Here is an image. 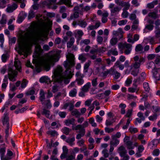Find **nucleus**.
I'll use <instances>...</instances> for the list:
<instances>
[{"label": "nucleus", "instance_id": "nucleus-4", "mask_svg": "<svg viewBox=\"0 0 160 160\" xmlns=\"http://www.w3.org/2000/svg\"><path fill=\"white\" fill-rule=\"evenodd\" d=\"M134 62L130 66L131 69H139L141 63L145 62V59L142 57L136 56L133 58Z\"/></svg>", "mask_w": 160, "mask_h": 160}, {"label": "nucleus", "instance_id": "nucleus-14", "mask_svg": "<svg viewBox=\"0 0 160 160\" xmlns=\"http://www.w3.org/2000/svg\"><path fill=\"white\" fill-rule=\"evenodd\" d=\"M14 66L19 72H21V63L20 61L18 59L16 58L15 59V61L14 62Z\"/></svg>", "mask_w": 160, "mask_h": 160}, {"label": "nucleus", "instance_id": "nucleus-9", "mask_svg": "<svg viewBox=\"0 0 160 160\" xmlns=\"http://www.w3.org/2000/svg\"><path fill=\"white\" fill-rule=\"evenodd\" d=\"M115 3L118 6L122 7H126L130 5L128 2H124L121 0H115Z\"/></svg>", "mask_w": 160, "mask_h": 160}, {"label": "nucleus", "instance_id": "nucleus-18", "mask_svg": "<svg viewBox=\"0 0 160 160\" xmlns=\"http://www.w3.org/2000/svg\"><path fill=\"white\" fill-rule=\"evenodd\" d=\"M118 68L121 70H122L124 68V66L119 61H117L115 63L114 66L113 67L111 68H114L116 69V68Z\"/></svg>", "mask_w": 160, "mask_h": 160}, {"label": "nucleus", "instance_id": "nucleus-64", "mask_svg": "<svg viewBox=\"0 0 160 160\" xmlns=\"http://www.w3.org/2000/svg\"><path fill=\"white\" fill-rule=\"evenodd\" d=\"M8 57V54H3L2 57V61L4 62H5Z\"/></svg>", "mask_w": 160, "mask_h": 160}, {"label": "nucleus", "instance_id": "nucleus-60", "mask_svg": "<svg viewBox=\"0 0 160 160\" xmlns=\"http://www.w3.org/2000/svg\"><path fill=\"white\" fill-rule=\"evenodd\" d=\"M78 59L79 60L82 61V62H84L85 61L86 59V58L83 54H82L79 56L78 57Z\"/></svg>", "mask_w": 160, "mask_h": 160}, {"label": "nucleus", "instance_id": "nucleus-41", "mask_svg": "<svg viewBox=\"0 0 160 160\" xmlns=\"http://www.w3.org/2000/svg\"><path fill=\"white\" fill-rule=\"evenodd\" d=\"M118 42V38H112L110 40V43L112 46L115 45Z\"/></svg>", "mask_w": 160, "mask_h": 160}, {"label": "nucleus", "instance_id": "nucleus-32", "mask_svg": "<svg viewBox=\"0 0 160 160\" xmlns=\"http://www.w3.org/2000/svg\"><path fill=\"white\" fill-rule=\"evenodd\" d=\"M79 133L76 136V138L79 139L83 137L85 134V130H82L81 131L79 132Z\"/></svg>", "mask_w": 160, "mask_h": 160}, {"label": "nucleus", "instance_id": "nucleus-61", "mask_svg": "<svg viewBox=\"0 0 160 160\" xmlns=\"http://www.w3.org/2000/svg\"><path fill=\"white\" fill-rule=\"evenodd\" d=\"M58 115L61 118H64L67 115V113L65 112H60Z\"/></svg>", "mask_w": 160, "mask_h": 160}, {"label": "nucleus", "instance_id": "nucleus-46", "mask_svg": "<svg viewBox=\"0 0 160 160\" xmlns=\"http://www.w3.org/2000/svg\"><path fill=\"white\" fill-rule=\"evenodd\" d=\"M77 93L76 89L74 88L70 92L69 95L71 97H74L76 96Z\"/></svg>", "mask_w": 160, "mask_h": 160}, {"label": "nucleus", "instance_id": "nucleus-40", "mask_svg": "<svg viewBox=\"0 0 160 160\" xmlns=\"http://www.w3.org/2000/svg\"><path fill=\"white\" fill-rule=\"evenodd\" d=\"M90 40L89 39H85L81 40L80 44L81 45L83 44L88 45L90 43Z\"/></svg>", "mask_w": 160, "mask_h": 160}, {"label": "nucleus", "instance_id": "nucleus-56", "mask_svg": "<svg viewBox=\"0 0 160 160\" xmlns=\"http://www.w3.org/2000/svg\"><path fill=\"white\" fill-rule=\"evenodd\" d=\"M35 16V13L32 10H31L29 13L28 15V18L30 19L34 18Z\"/></svg>", "mask_w": 160, "mask_h": 160}, {"label": "nucleus", "instance_id": "nucleus-35", "mask_svg": "<svg viewBox=\"0 0 160 160\" xmlns=\"http://www.w3.org/2000/svg\"><path fill=\"white\" fill-rule=\"evenodd\" d=\"M8 78L7 76H5L4 79L3 80V83L2 85V88L3 89H5L7 87V85L8 84Z\"/></svg>", "mask_w": 160, "mask_h": 160}, {"label": "nucleus", "instance_id": "nucleus-1", "mask_svg": "<svg viewBox=\"0 0 160 160\" xmlns=\"http://www.w3.org/2000/svg\"><path fill=\"white\" fill-rule=\"evenodd\" d=\"M42 32L38 28V24L32 22L29 29L19 36L17 50L18 53L21 55H24V57H27L29 52V43L35 45L36 48L38 51H40L41 47L37 42L38 40H42Z\"/></svg>", "mask_w": 160, "mask_h": 160}, {"label": "nucleus", "instance_id": "nucleus-58", "mask_svg": "<svg viewBox=\"0 0 160 160\" xmlns=\"http://www.w3.org/2000/svg\"><path fill=\"white\" fill-rule=\"evenodd\" d=\"M76 76L77 77V78H83L84 77V75L83 74H82L79 71L77 72L76 73Z\"/></svg>", "mask_w": 160, "mask_h": 160}, {"label": "nucleus", "instance_id": "nucleus-31", "mask_svg": "<svg viewBox=\"0 0 160 160\" xmlns=\"http://www.w3.org/2000/svg\"><path fill=\"white\" fill-rule=\"evenodd\" d=\"M47 133L52 137H55L58 135V132L55 130H49L47 132Z\"/></svg>", "mask_w": 160, "mask_h": 160}, {"label": "nucleus", "instance_id": "nucleus-38", "mask_svg": "<svg viewBox=\"0 0 160 160\" xmlns=\"http://www.w3.org/2000/svg\"><path fill=\"white\" fill-rule=\"evenodd\" d=\"M127 148L128 149H132L134 148V146L132 141L126 144Z\"/></svg>", "mask_w": 160, "mask_h": 160}, {"label": "nucleus", "instance_id": "nucleus-34", "mask_svg": "<svg viewBox=\"0 0 160 160\" xmlns=\"http://www.w3.org/2000/svg\"><path fill=\"white\" fill-rule=\"evenodd\" d=\"M143 47L140 44L138 45L136 47L135 51L136 52H139L140 53L142 52Z\"/></svg>", "mask_w": 160, "mask_h": 160}, {"label": "nucleus", "instance_id": "nucleus-52", "mask_svg": "<svg viewBox=\"0 0 160 160\" xmlns=\"http://www.w3.org/2000/svg\"><path fill=\"white\" fill-rule=\"evenodd\" d=\"M109 73H110L111 74V72L110 71V69L102 72L100 73V76L103 77H105Z\"/></svg>", "mask_w": 160, "mask_h": 160}, {"label": "nucleus", "instance_id": "nucleus-55", "mask_svg": "<svg viewBox=\"0 0 160 160\" xmlns=\"http://www.w3.org/2000/svg\"><path fill=\"white\" fill-rule=\"evenodd\" d=\"M98 78H96L92 80V85L93 87H96L98 85Z\"/></svg>", "mask_w": 160, "mask_h": 160}, {"label": "nucleus", "instance_id": "nucleus-45", "mask_svg": "<svg viewBox=\"0 0 160 160\" xmlns=\"http://www.w3.org/2000/svg\"><path fill=\"white\" fill-rule=\"evenodd\" d=\"M143 86L145 91L148 92L150 90L148 83L147 82H144Z\"/></svg>", "mask_w": 160, "mask_h": 160}, {"label": "nucleus", "instance_id": "nucleus-39", "mask_svg": "<svg viewBox=\"0 0 160 160\" xmlns=\"http://www.w3.org/2000/svg\"><path fill=\"white\" fill-rule=\"evenodd\" d=\"M79 17V12H74L73 14L70 17V19L72 20L73 18H77Z\"/></svg>", "mask_w": 160, "mask_h": 160}, {"label": "nucleus", "instance_id": "nucleus-44", "mask_svg": "<svg viewBox=\"0 0 160 160\" xmlns=\"http://www.w3.org/2000/svg\"><path fill=\"white\" fill-rule=\"evenodd\" d=\"M156 30L155 32V37L158 38L160 37V28L159 27H156Z\"/></svg>", "mask_w": 160, "mask_h": 160}, {"label": "nucleus", "instance_id": "nucleus-27", "mask_svg": "<svg viewBox=\"0 0 160 160\" xmlns=\"http://www.w3.org/2000/svg\"><path fill=\"white\" fill-rule=\"evenodd\" d=\"M148 16L154 19H156L158 18V15L157 14V12H149L148 14Z\"/></svg>", "mask_w": 160, "mask_h": 160}, {"label": "nucleus", "instance_id": "nucleus-6", "mask_svg": "<svg viewBox=\"0 0 160 160\" xmlns=\"http://www.w3.org/2000/svg\"><path fill=\"white\" fill-rule=\"evenodd\" d=\"M118 48L124 50V53L126 54H130L132 50V45L130 44L120 42L118 44Z\"/></svg>", "mask_w": 160, "mask_h": 160}, {"label": "nucleus", "instance_id": "nucleus-30", "mask_svg": "<svg viewBox=\"0 0 160 160\" xmlns=\"http://www.w3.org/2000/svg\"><path fill=\"white\" fill-rule=\"evenodd\" d=\"M75 140L74 137H73L71 138H68L66 141V142L69 144L71 146H72L74 145V141Z\"/></svg>", "mask_w": 160, "mask_h": 160}, {"label": "nucleus", "instance_id": "nucleus-19", "mask_svg": "<svg viewBox=\"0 0 160 160\" xmlns=\"http://www.w3.org/2000/svg\"><path fill=\"white\" fill-rule=\"evenodd\" d=\"M112 139L110 142V145L115 147L117 146L119 143V141L117 138H116L111 136Z\"/></svg>", "mask_w": 160, "mask_h": 160}, {"label": "nucleus", "instance_id": "nucleus-8", "mask_svg": "<svg viewBox=\"0 0 160 160\" xmlns=\"http://www.w3.org/2000/svg\"><path fill=\"white\" fill-rule=\"evenodd\" d=\"M18 7L17 2L15 1L12 3L8 4V5L6 11L8 13L12 12L16 10L18 8Z\"/></svg>", "mask_w": 160, "mask_h": 160}, {"label": "nucleus", "instance_id": "nucleus-22", "mask_svg": "<svg viewBox=\"0 0 160 160\" xmlns=\"http://www.w3.org/2000/svg\"><path fill=\"white\" fill-rule=\"evenodd\" d=\"M121 10V8L118 6H116L111 9L110 10L112 16L114 15V14L118 13Z\"/></svg>", "mask_w": 160, "mask_h": 160}, {"label": "nucleus", "instance_id": "nucleus-37", "mask_svg": "<svg viewBox=\"0 0 160 160\" xmlns=\"http://www.w3.org/2000/svg\"><path fill=\"white\" fill-rule=\"evenodd\" d=\"M76 82L78 85H81L84 83V80L82 78H77Z\"/></svg>", "mask_w": 160, "mask_h": 160}, {"label": "nucleus", "instance_id": "nucleus-28", "mask_svg": "<svg viewBox=\"0 0 160 160\" xmlns=\"http://www.w3.org/2000/svg\"><path fill=\"white\" fill-rule=\"evenodd\" d=\"M40 82H41L47 83L48 84V82H51V81L47 77H43L41 78L40 79Z\"/></svg>", "mask_w": 160, "mask_h": 160}, {"label": "nucleus", "instance_id": "nucleus-42", "mask_svg": "<svg viewBox=\"0 0 160 160\" xmlns=\"http://www.w3.org/2000/svg\"><path fill=\"white\" fill-rule=\"evenodd\" d=\"M14 1H16V2H19L21 3V4L20 5V7L22 8H23L25 6V4L24 3V2L25 1V0H13Z\"/></svg>", "mask_w": 160, "mask_h": 160}, {"label": "nucleus", "instance_id": "nucleus-36", "mask_svg": "<svg viewBox=\"0 0 160 160\" xmlns=\"http://www.w3.org/2000/svg\"><path fill=\"white\" fill-rule=\"evenodd\" d=\"M131 69L132 70L131 74L134 77L137 76L139 72V69Z\"/></svg>", "mask_w": 160, "mask_h": 160}, {"label": "nucleus", "instance_id": "nucleus-10", "mask_svg": "<svg viewBox=\"0 0 160 160\" xmlns=\"http://www.w3.org/2000/svg\"><path fill=\"white\" fill-rule=\"evenodd\" d=\"M117 151L120 156H122L127 153L126 148L122 145L118 147L117 149Z\"/></svg>", "mask_w": 160, "mask_h": 160}, {"label": "nucleus", "instance_id": "nucleus-17", "mask_svg": "<svg viewBox=\"0 0 160 160\" xmlns=\"http://www.w3.org/2000/svg\"><path fill=\"white\" fill-rule=\"evenodd\" d=\"M110 71L111 72L112 74L113 75L115 76V78L117 79L120 76V73L117 72L116 69L114 68H110Z\"/></svg>", "mask_w": 160, "mask_h": 160}, {"label": "nucleus", "instance_id": "nucleus-59", "mask_svg": "<svg viewBox=\"0 0 160 160\" xmlns=\"http://www.w3.org/2000/svg\"><path fill=\"white\" fill-rule=\"evenodd\" d=\"M43 102V104H45L46 105L47 108H48L51 107V104L50 103V100L48 99L46 100Z\"/></svg>", "mask_w": 160, "mask_h": 160}, {"label": "nucleus", "instance_id": "nucleus-62", "mask_svg": "<svg viewBox=\"0 0 160 160\" xmlns=\"http://www.w3.org/2000/svg\"><path fill=\"white\" fill-rule=\"evenodd\" d=\"M130 138L128 136H125V138L124 139V142L125 144L131 141L130 140Z\"/></svg>", "mask_w": 160, "mask_h": 160}, {"label": "nucleus", "instance_id": "nucleus-7", "mask_svg": "<svg viewBox=\"0 0 160 160\" xmlns=\"http://www.w3.org/2000/svg\"><path fill=\"white\" fill-rule=\"evenodd\" d=\"M17 72L14 70L13 67H9L8 68V76L9 80L12 82L16 81L15 78L16 77Z\"/></svg>", "mask_w": 160, "mask_h": 160}, {"label": "nucleus", "instance_id": "nucleus-25", "mask_svg": "<svg viewBox=\"0 0 160 160\" xmlns=\"http://www.w3.org/2000/svg\"><path fill=\"white\" fill-rule=\"evenodd\" d=\"M108 16V13L107 12L103 13L102 14V22L103 23H106L108 21L107 17Z\"/></svg>", "mask_w": 160, "mask_h": 160}, {"label": "nucleus", "instance_id": "nucleus-23", "mask_svg": "<svg viewBox=\"0 0 160 160\" xmlns=\"http://www.w3.org/2000/svg\"><path fill=\"white\" fill-rule=\"evenodd\" d=\"M40 96L39 97V100L41 102H42V104H44V102H43V100L45 99V93L44 92V91L41 89L40 91Z\"/></svg>", "mask_w": 160, "mask_h": 160}, {"label": "nucleus", "instance_id": "nucleus-50", "mask_svg": "<svg viewBox=\"0 0 160 160\" xmlns=\"http://www.w3.org/2000/svg\"><path fill=\"white\" fill-rule=\"evenodd\" d=\"M154 26L153 25H151V24H147L146 25L145 29H144V31H145L146 29H148L149 31H151L152 30Z\"/></svg>", "mask_w": 160, "mask_h": 160}, {"label": "nucleus", "instance_id": "nucleus-12", "mask_svg": "<svg viewBox=\"0 0 160 160\" xmlns=\"http://www.w3.org/2000/svg\"><path fill=\"white\" fill-rule=\"evenodd\" d=\"M160 68H154L153 70V75L154 77L157 80H160Z\"/></svg>", "mask_w": 160, "mask_h": 160}, {"label": "nucleus", "instance_id": "nucleus-21", "mask_svg": "<svg viewBox=\"0 0 160 160\" xmlns=\"http://www.w3.org/2000/svg\"><path fill=\"white\" fill-rule=\"evenodd\" d=\"M75 119L72 118L66 119L64 121V122L66 125L69 126L71 124L74 125L75 123Z\"/></svg>", "mask_w": 160, "mask_h": 160}, {"label": "nucleus", "instance_id": "nucleus-49", "mask_svg": "<svg viewBox=\"0 0 160 160\" xmlns=\"http://www.w3.org/2000/svg\"><path fill=\"white\" fill-rule=\"evenodd\" d=\"M103 154L104 158H106L109 157V153L108 152V150L107 149H104L102 152Z\"/></svg>", "mask_w": 160, "mask_h": 160}, {"label": "nucleus", "instance_id": "nucleus-15", "mask_svg": "<svg viewBox=\"0 0 160 160\" xmlns=\"http://www.w3.org/2000/svg\"><path fill=\"white\" fill-rule=\"evenodd\" d=\"M130 6V5L123 8L122 16L123 18H126L128 17L129 14L127 10L129 8Z\"/></svg>", "mask_w": 160, "mask_h": 160}, {"label": "nucleus", "instance_id": "nucleus-57", "mask_svg": "<svg viewBox=\"0 0 160 160\" xmlns=\"http://www.w3.org/2000/svg\"><path fill=\"white\" fill-rule=\"evenodd\" d=\"M132 34L131 33H129L128 35V42H129L133 43L132 39Z\"/></svg>", "mask_w": 160, "mask_h": 160}, {"label": "nucleus", "instance_id": "nucleus-43", "mask_svg": "<svg viewBox=\"0 0 160 160\" xmlns=\"http://www.w3.org/2000/svg\"><path fill=\"white\" fill-rule=\"evenodd\" d=\"M89 123L91 124L92 126L95 127L97 126L96 123L95 122L94 119L93 118H90L89 119Z\"/></svg>", "mask_w": 160, "mask_h": 160}, {"label": "nucleus", "instance_id": "nucleus-63", "mask_svg": "<svg viewBox=\"0 0 160 160\" xmlns=\"http://www.w3.org/2000/svg\"><path fill=\"white\" fill-rule=\"evenodd\" d=\"M120 157L122 158L121 160H129V156L127 153L122 156H120Z\"/></svg>", "mask_w": 160, "mask_h": 160}, {"label": "nucleus", "instance_id": "nucleus-53", "mask_svg": "<svg viewBox=\"0 0 160 160\" xmlns=\"http://www.w3.org/2000/svg\"><path fill=\"white\" fill-rule=\"evenodd\" d=\"M5 148L4 147H0V154L1 155V157H4V153L5 152Z\"/></svg>", "mask_w": 160, "mask_h": 160}, {"label": "nucleus", "instance_id": "nucleus-48", "mask_svg": "<svg viewBox=\"0 0 160 160\" xmlns=\"http://www.w3.org/2000/svg\"><path fill=\"white\" fill-rule=\"evenodd\" d=\"M42 114L45 115L46 117L47 118H48L50 115V111L49 110H47L45 109H43Z\"/></svg>", "mask_w": 160, "mask_h": 160}, {"label": "nucleus", "instance_id": "nucleus-33", "mask_svg": "<svg viewBox=\"0 0 160 160\" xmlns=\"http://www.w3.org/2000/svg\"><path fill=\"white\" fill-rule=\"evenodd\" d=\"M71 130V129L66 127H64L62 129V132L66 135H68Z\"/></svg>", "mask_w": 160, "mask_h": 160}, {"label": "nucleus", "instance_id": "nucleus-24", "mask_svg": "<svg viewBox=\"0 0 160 160\" xmlns=\"http://www.w3.org/2000/svg\"><path fill=\"white\" fill-rule=\"evenodd\" d=\"M77 24L82 28H85L87 25V22L84 20H79Z\"/></svg>", "mask_w": 160, "mask_h": 160}, {"label": "nucleus", "instance_id": "nucleus-47", "mask_svg": "<svg viewBox=\"0 0 160 160\" xmlns=\"http://www.w3.org/2000/svg\"><path fill=\"white\" fill-rule=\"evenodd\" d=\"M91 63V61L88 60V62H86L84 66V70H85V72H88V69L90 66Z\"/></svg>", "mask_w": 160, "mask_h": 160}, {"label": "nucleus", "instance_id": "nucleus-3", "mask_svg": "<svg viewBox=\"0 0 160 160\" xmlns=\"http://www.w3.org/2000/svg\"><path fill=\"white\" fill-rule=\"evenodd\" d=\"M61 52V51H58L55 54L47 59L41 58L38 59L35 62L36 66L37 67L43 66L47 71H48L50 69V65H53L54 63L58 61V56Z\"/></svg>", "mask_w": 160, "mask_h": 160}, {"label": "nucleus", "instance_id": "nucleus-26", "mask_svg": "<svg viewBox=\"0 0 160 160\" xmlns=\"http://www.w3.org/2000/svg\"><path fill=\"white\" fill-rule=\"evenodd\" d=\"M75 42V39L74 37L70 38L69 40L67 43V47L68 48H70L73 45Z\"/></svg>", "mask_w": 160, "mask_h": 160}, {"label": "nucleus", "instance_id": "nucleus-51", "mask_svg": "<svg viewBox=\"0 0 160 160\" xmlns=\"http://www.w3.org/2000/svg\"><path fill=\"white\" fill-rule=\"evenodd\" d=\"M129 130L132 134L138 132V130L137 128L133 127H130L129 129Z\"/></svg>", "mask_w": 160, "mask_h": 160}, {"label": "nucleus", "instance_id": "nucleus-13", "mask_svg": "<svg viewBox=\"0 0 160 160\" xmlns=\"http://www.w3.org/2000/svg\"><path fill=\"white\" fill-rule=\"evenodd\" d=\"M71 0H60L58 2V4L60 5L64 4L69 7H72V6L71 5Z\"/></svg>", "mask_w": 160, "mask_h": 160}, {"label": "nucleus", "instance_id": "nucleus-2", "mask_svg": "<svg viewBox=\"0 0 160 160\" xmlns=\"http://www.w3.org/2000/svg\"><path fill=\"white\" fill-rule=\"evenodd\" d=\"M66 58L67 60L63 63V65L66 69L65 72H63L62 67L58 66L54 69L53 72L55 82L61 84H67L69 82L72 77L67 72L75 64V57L73 54L68 53Z\"/></svg>", "mask_w": 160, "mask_h": 160}, {"label": "nucleus", "instance_id": "nucleus-54", "mask_svg": "<svg viewBox=\"0 0 160 160\" xmlns=\"http://www.w3.org/2000/svg\"><path fill=\"white\" fill-rule=\"evenodd\" d=\"M139 90V89L137 88H129L128 89L129 92H134L136 91L137 92Z\"/></svg>", "mask_w": 160, "mask_h": 160}, {"label": "nucleus", "instance_id": "nucleus-11", "mask_svg": "<svg viewBox=\"0 0 160 160\" xmlns=\"http://www.w3.org/2000/svg\"><path fill=\"white\" fill-rule=\"evenodd\" d=\"M123 33L122 29L119 28L117 31H113L112 34L115 37L118 36V38L120 39L122 38Z\"/></svg>", "mask_w": 160, "mask_h": 160}, {"label": "nucleus", "instance_id": "nucleus-20", "mask_svg": "<svg viewBox=\"0 0 160 160\" xmlns=\"http://www.w3.org/2000/svg\"><path fill=\"white\" fill-rule=\"evenodd\" d=\"M91 86L90 82H88L84 85L81 89V90L84 92H88Z\"/></svg>", "mask_w": 160, "mask_h": 160}, {"label": "nucleus", "instance_id": "nucleus-29", "mask_svg": "<svg viewBox=\"0 0 160 160\" xmlns=\"http://www.w3.org/2000/svg\"><path fill=\"white\" fill-rule=\"evenodd\" d=\"M71 113L72 115L74 116L77 118L81 115V114L76 109L72 110V111H71Z\"/></svg>", "mask_w": 160, "mask_h": 160}, {"label": "nucleus", "instance_id": "nucleus-16", "mask_svg": "<svg viewBox=\"0 0 160 160\" xmlns=\"http://www.w3.org/2000/svg\"><path fill=\"white\" fill-rule=\"evenodd\" d=\"M107 55L109 56H110L111 55L117 56L118 55V52L116 48L114 49L112 48L108 51Z\"/></svg>", "mask_w": 160, "mask_h": 160}, {"label": "nucleus", "instance_id": "nucleus-5", "mask_svg": "<svg viewBox=\"0 0 160 160\" xmlns=\"http://www.w3.org/2000/svg\"><path fill=\"white\" fill-rule=\"evenodd\" d=\"M8 115L7 113L4 114V117L2 121L3 128L5 129V132L6 135L5 136V138L6 139L9 136L8 130L10 128Z\"/></svg>", "mask_w": 160, "mask_h": 160}]
</instances>
